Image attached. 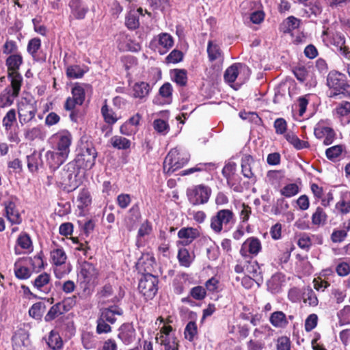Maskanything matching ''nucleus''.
Wrapping results in <instances>:
<instances>
[{
    "instance_id": "nucleus-49",
    "label": "nucleus",
    "mask_w": 350,
    "mask_h": 350,
    "mask_svg": "<svg viewBox=\"0 0 350 350\" xmlns=\"http://www.w3.org/2000/svg\"><path fill=\"white\" fill-rule=\"evenodd\" d=\"M281 194L286 198H291L299 193V187L295 183L286 185L281 189Z\"/></svg>"
},
{
    "instance_id": "nucleus-13",
    "label": "nucleus",
    "mask_w": 350,
    "mask_h": 350,
    "mask_svg": "<svg viewBox=\"0 0 350 350\" xmlns=\"http://www.w3.org/2000/svg\"><path fill=\"white\" fill-rule=\"evenodd\" d=\"M98 275V271L95 266L89 262L84 261L81 265L80 276L83 279V282L90 283L94 280Z\"/></svg>"
},
{
    "instance_id": "nucleus-36",
    "label": "nucleus",
    "mask_w": 350,
    "mask_h": 350,
    "mask_svg": "<svg viewBox=\"0 0 350 350\" xmlns=\"http://www.w3.org/2000/svg\"><path fill=\"white\" fill-rule=\"evenodd\" d=\"M64 313L65 312L63 311L61 304L58 302L49 309L44 317V321L46 322L51 321Z\"/></svg>"
},
{
    "instance_id": "nucleus-61",
    "label": "nucleus",
    "mask_w": 350,
    "mask_h": 350,
    "mask_svg": "<svg viewBox=\"0 0 350 350\" xmlns=\"http://www.w3.org/2000/svg\"><path fill=\"white\" fill-rule=\"evenodd\" d=\"M337 41L334 40V44L340 47V51L345 57L350 59V51L345 46V38L340 36H336Z\"/></svg>"
},
{
    "instance_id": "nucleus-50",
    "label": "nucleus",
    "mask_w": 350,
    "mask_h": 350,
    "mask_svg": "<svg viewBox=\"0 0 350 350\" xmlns=\"http://www.w3.org/2000/svg\"><path fill=\"white\" fill-rule=\"evenodd\" d=\"M342 150V146L336 145L327 148L325 154L328 159L333 161L341 154Z\"/></svg>"
},
{
    "instance_id": "nucleus-58",
    "label": "nucleus",
    "mask_w": 350,
    "mask_h": 350,
    "mask_svg": "<svg viewBox=\"0 0 350 350\" xmlns=\"http://www.w3.org/2000/svg\"><path fill=\"white\" fill-rule=\"evenodd\" d=\"M273 126L277 134L282 135L284 134L286 131L287 123L284 118H279L275 120Z\"/></svg>"
},
{
    "instance_id": "nucleus-17",
    "label": "nucleus",
    "mask_w": 350,
    "mask_h": 350,
    "mask_svg": "<svg viewBox=\"0 0 350 350\" xmlns=\"http://www.w3.org/2000/svg\"><path fill=\"white\" fill-rule=\"evenodd\" d=\"M122 314L123 310L122 308L118 306H112L109 308L102 309L100 317L104 321L111 324H113L116 321L115 315L117 314L120 316Z\"/></svg>"
},
{
    "instance_id": "nucleus-18",
    "label": "nucleus",
    "mask_w": 350,
    "mask_h": 350,
    "mask_svg": "<svg viewBox=\"0 0 350 350\" xmlns=\"http://www.w3.org/2000/svg\"><path fill=\"white\" fill-rule=\"evenodd\" d=\"M50 280V275L44 272L37 276L32 283L38 291L47 294L51 290V287L49 286Z\"/></svg>"
},
{
    "instance_id": "nucleus-4",
    "label": "nucleus",
    "mask_w": 350,
    "mask_h": 350,
    "mask_svg": "<svg viewBox=\"0 0 350 350\" xmlns=\"http://www.w3.org/2000/svg\"><path fill=\"white\" fill-rule=\"evenodd\" d=\"M186 195L188 201L193 206L206 204L211 195V189L203 184L187 188Z\"/></svg>"
},
{
    "instance_id": "nucleus-14",
    "label": "nucleus",
    "mask_w": 350,
    "mask_h": 350,
    "mask_svg": "<svg viewBox=\"0 0 350 350\" xmlns=\"http://www.w3.org/2000/svg\"><path fill=\"white\" fill-rule=\"evenodd\" d=\"M199 235L197 229L193 228H183L178 232V237L181 239L178 243L183 245H189Z\"/></svg>"
},
{
    "instance_id": "nucleus-51",
    "label": "nucleus",
    "mask_w": 350,
    "mask_h": 350,
    "mask_svg": "<svg viewBox=\"0 0 350 350\" xmlns=\"http://www.w3.org/2000/svg\"><path fill=\"white\" fill-rule=\"evenodd\" d=\"M293 72L296 79L300 82L305 81L308 75V69L304 66L295 67Z\"/></svg>"
},
{
    "instance_id": "nucleus-10",
    "label": "nucleus",
    "mask_w": 350,
    "mask_h": 350,
    "mask_svg": "<svg viewBox=\"0 0 350 350\" xmlns=\"http://www.w3.org/2000/svg\"><path fill=\"white\" fill-rule=\"evenodd\" d=\"M261 250V243L258 238L250 237L242 245L240 254L245 258H251L249 254L256 256Z\"/></svg>"
},
{
    "instance_id": "nucleus-24",
    "label": "nucleus",
    "mask_w": 350,
    "mask_h": 350,
    "mask_svg": "<svg viewBox=\"0 0 350 350\" xmlns=\"http://www.w3.org/2000/svg\"><path fill=\"white\" fill-rule=\"evenodd\" d=\"M89 85L87 84H81L77 83L74 87L72 88V97L75 99V102L79 105H81L84 100L85 96V88H88Z\"/></svg>"
},
{
    "instance_id": "nucleus-8",
    "label": "nucleus",
    "mask_w": 350,
    "mask_h": 350,
    "mask_svg": "<svg viewBox=\"0 0 350 350\" xmlns=\"http://www.w3.org/2000/svg\"><path fill=\"white\" fill-rule=\"evenodd\" d=\"M55 137L56 139L57 152L62 154V157L68 158L70 153V147L72 143V137L71 133L66 131L57 133Z\"/></svg>"
},
{
    "instance_id": "nucleus-20",
    "label": "nucleus",
    "mask_w": 350,
    "mask_h": 350,
    "mask_svg": "<svg viewBox=\"0 0 350 350\" xmlns=\"http://www.w3.org/2000/svg\"><path fill=\"white\" fill-rule=\"evenodd\" d=\"M269 321L273 327L278 328H284L288 324L286 314L282 311H275L271 313Z\"/></svg>"
},
{
    "instance_id": "nucleus-60",
    "label": "nucleus",
    "mask_w": 350,
    "mask_h": 350,
    "mask_svg": "<svg viewBox=\"0 0 350 350\" xmlns=\"http://www.w3.org/2000/svg\"><path fill=\"white\" fill-rule=\"evenodd\" d=\"M318 317L316 314H310L305 321V329L306 332H310L314 329L317 325Z\"/></svg>"
},
{
    "instance_id": "nucleus-56",
    "label": "nucleus",
    "mask_w": 350,
    "mask_h": 350,
    "mask_svg": "<svg viewBox=\"0 0 350 350\" xmlns=\"http://www.w3.org/2000/svg\"><path fill=\"white\" fill-rule=\"evenodd\" d=\"M76 303L77 296L75 295L65 298L62 301L59 302V304L62 306L63 311H64L65 312L72 309L75 306Z\"/></svg>"
},
{
    "instance_id": "nucleus-25",
    "label": "nucleus",
    "mask_w": 350,
    "mask_h": 350,
    "mask_svg": "<svg viewBox=\"0 0 350 350\" xmlns=\"http://www.w3.org/2000/svg\"><path fill=\"white\" fill-rule=\"evenodd\" d=\"M254 163V159L251 155L245 154L241 159V172L242 174L247 178L254 177L252 172V164Z\"/></svg>"
},
{
    "instance_id": "nucleus-19",
    "label": "nucleus",
    "mask_w": 350,
    "mask_h": 350,
    "mask_svg": "<svg viewBox=\"0 0 350 350\" xmlns=\"http://www.w3.org/2000/svg\"><path fill=\"white\" fill-rule=\"evenodd\" d=\"M23 62V57L19 53L10 55L5 60V65L8 67V73L18 72V70Z\"/></svg>"
},
{
    "instance_id": "nucleus-31",
    "label": "nucleus",
    "mask_w": 350,
    "mask_h": 350,
    "mask_svg": "<svg viewBox=\"0 0 350 350\" xmlns=\"http://www.w3.org/2000/svg\"><path fill=\"white\" fill-rule=\"evenodd\" d=\"M327 215L323 208L318 206L312 215V223L314 226L324 225L326 223Z\"/></svg>"
},
{
    "instance_id": "nucleus-22",
    "label": "nucleus",
    "mask_w": 350,
    "mask_h": 350,
    "mask_svg": "<svg viewBox=\"0 0 350 350\" xmlns=\"http://www.w3.org/2000/svg\"><path fill=\"white\" fill-rule=\"evenodd\" d=\"M243 68H247V67L241 63L234 64L230 67H228L224 73V79L228 83H233L237 79L239 70Z\"/></svg>"
},
{
    "instance_id": "nucleus-27",
    "label": "nucleus",
    "mask_w": 350,
    "mask_h": 350,
    "mask_svg": "<svg viewBox=\"0 0 350 350\" xmlns=\"http://www.w3.org/2000/svg\"><path fill=\"white\" fill-rule=\"evenodd\" d=\"M150 90V86L148 83H136L133 88V96L135 98H144L148 95Z\"/></svg>"
},
{
    "instance_id": "nucleus-42",
    "label": "nucleus",
    "mask_w": 350,
    "mask_h": 350,
    "mask_svg": "<svg viewBox=\"0 0 350 350\" xmlns=\"http://www.w3.org/2000/svg\"><path fill=\"white\" fill-rule=\"evenodd\" d=\"M135 11L130 12L126 17L125 24L130 29H135L139 25V16Z\"/></svg>"
},
{
    "instance_id": "nucleus-37",
    "label": "nucleus",
    "mask_w": 350,
    "mask_h": 350,
    "mask_svg": "<svg viewBox=\"0 0 350 350\" xmlns=\"http://www.w3.org/2000/svg\"><path fill=\"white\" fill-rule=\"evenodd\" d=\"M51 257L53 262L57 266L62 265L65 263L67 258L65 252L62 249H55L51 252Z\"/></svg>"
},
{
    "instance_id": "nucleus-11",
    "label": "nucleus",
    "mask_w": 350,
    "mask_h": 350,
    "mask_svg": "<svg viewBox=\"0 0 350 350\" xmlns=\"http://www.w3.org/2000/svg\"><path fill=\"white\" fill-rule=\"evenodd\" d=\"M36 113V108L29 103L21 102L18 105L19 122L21 124L32 120L35 117Z\"/></svg>"
},
{
    "instance_id": "nucleus-34",
    "label": "nucleus",
    "mask_w": 350,
    "mask_h": 350,
    "mask_svg": "<svg viewBox=\"0 0 350 350\" xmlns=\"http://www.w3.org/2000/svg\"><path fill=\"white\" fill-rule=\"evenodd\" d=\"M110 141L112 146L118 150H126L131 146V141L122 136H113Z\"/></svg>"
},
{
    "instance_id": "nucleus-47",
    "label": "nucleus",
    "mask_w": 350,
    "mask_h": 350,
    "mask_svg": "<svg viewBox=\"0 0 350 350\" xmlns=\"http://www.w3.org/2000/svg\"><path fill=\"white\" fill-rule=\"evenodd\" d=\"M174 80L180 86H185L187 82V71L184 69H174L173 70Z\"/></svg>"
},
{
    "instance_id": "nucleus-30",
    "label": "nucleus",
    "mask_w": 350,
    "mask_h": 350,
    "mask_svg": "<svg viewBox=\"0 0 350 350\" xmlns=\"http://www.w3.org/2000/svg\"><path fill=\"white\" fill-rule=\"evenodd\" d=\"M46 343L53 350H58L62 348L63 342L59 334L52 330L48 336Z\"/></svg>"
},
{
    "instance_id": "nucleus-16",
    "label": "nucleus",
    "mask_w": 350,
    "mask_h": 350,
    "mask_svg": "<svg viewBox=\"0 0 350 350\" xmlns=\"http://www.w3.org/2000/svg\"><path fill=\"white\" fill-rule=\"evenodd\" d=\"M135 337V329L131 323H124L120 328L118 338L124 343H131Z\"/></svg>"
},
{
    "instance_id": "nucleus-23",
    "label": "nucleus",
    "mask_w": 350,
    "mask_h": 350,
    "mask_svg": "<svg viewBox=\"0 0 350 350\" xmlns=\"http://www.w3.org/2000/svg\"><path fill=\"white\" fill-rule=\"evenodd\" d=\"M18 96V95L14 94L10 87H6L0 93V107L4 108L11 106L14 99Z\"/></svg>"
},
{
    "instance_id": "nucleus-35",
    "label": "nucleus",
    "mask_w": 350,
    "mask_h": 350,
    "mask_svg": "<svg viewBox=\"0 0 350 350\" xmlns=\"http://www.w3.org/2000/svg\"><path fill=\"white\" fill-rule=\"evenodd\" d=\"M12 340L14 342L15 348L20 350H30L28 348L29 341L25 334H16L13 336Z\"/></svg>"
},
{
    "instance_id": "nucleus-26",
    "label": "nucleus",
    "mask_w": 350,
    "mask_h": 350,
    "mask_svg": "<svg viewBox=\"0 0 350 350\" xmlns=\"http://www.w3.org/2000/svg\"><path fill=\"white\" fill-rule=\"evenodd\" d=\"M8 77L10 80V88L14 95H19L23 83V77L19 72L8 73Z\"/></svg>"
},
{
    "instance_id": "nucleus-45",
    "label": "nucleus",
    "mask_w": 350,
    "mask_h": 350,
    "mask_svg": "<svg viewBox=\"0 0 350 350\" xmlns=\"http://www.w3.org/2000/svg\"><path fill=\"white\" fill-rule=\"evenodd\" d=\"M303 299L305 303H308L310 306H317L318 305V299L313 291V290L310 288H308L303 293Z\"/></svg>"
},
{
    "instance_id": "nucleus-15",
    "label": "nucleus",
    "mask_w": 350,
    "mask_h": 350,
    "mask_svg": "<svg viewBox=\"0 0 350 350\" xmlns=\"http://www.w3.org/2000/svg\"><path fill=\"white\" fill-rule=\"evenodd\" d=\"M27 167L31 172H37L39 168L44 167L45 163L42 158V152L34 150L27 156Z\"/></svg>"
},
{
    "instance_id": "nucleus-28",
    "label": "nucleus",
    "mask_w": 350,
    "mask_h": 350,
    "mask_svg": "<svg viewBox=\"0 0 350 350\" xmlns=\"http://www.w3.org/2000/svg\"><path fill=\"white\" fill-rule=\"evenodd\" d=\"M336 114L341 118V121L347 124L350 122V103L348 101L342 102L336 109Z\"/></svg>"
},
{
    "instance_id": "nucleus-5",
    "label": "nucleus",
    "mask_w": 350,
    "mask_h": 350,
    "mask_svg": "<svg viewBox=\"0 0 350 350\" xmlns=\"http://www.w3.org/2000/svg\"><path fill=\"white\" fill-rule=\"evenodd\" d=\"M159 278L151 274H144L140 278L138 284L139 293L146 300L152 299L158 291Z\"/></svg>"
},
{
    "instance_id": "nucleus-9",
    "label": "nucleus",
    "mask_w": 350,
    "mask_h": 350,
    "mask_svg": "<svg viewBox=\"0 0 350 350\" xmlns=\"http://www.w3.org/2000/svg\"><path fill=\"white\" fill-rule=\"evenodd\" d=\"M68 6L70 10V21L72 19L83 20L89 11L88 5L83 0H70Z\"/></svg>"
},
{
    "instance_id": "nucleus-46",
    "label": "nucleus",
    "mask_w": 350,
    "mask_h": 350,
    "mask_svg": "<svg viewBox=\"0 0 350 350\" xmlns=\"http://www.w3.org/2000/svg\"><path fill=\"white\" fill-rule=\"evenodd\" d=\"M198 333L197 325L195 321H189L185 329L184 334L186 339L191 342Z\"/></svg>"
},
{
    "instance_id": "nucleus-41",
    "label": "nucleus",
    "mask_w": 350,
    "mask_h": 350,
    "mask_svg": "<svg viewBox=\"0 0 350 350\" xmlns=\"http://www.w3.org/2000/svg\"><path fill=\"white\" fill-rule=\"evenodd\" d=\"M177 257L180 265L185 267H189L192 262L191 256L189 251L185 248H181L178 250Z\"/></svg>"
},
{
    "instance_id": "nucleus-33",
    "label": "nucleus",
    "mask_w": 350,
    "mask_h": 350,
    "mask_svg": "<svg viewBox=\"0 0 350 350\" xmlns=\"http://www.w3.org/2000/svg\"><path fill=\"white\" fill-rule=\"evenodd\" d=\"M100 111L103 119L107 124L113 125L117 122L118 118H116L114 111L111 109H109L106 103L101 107Z\"/></svg>"
},
{
    "instance_id": "nucleus-29",
    "label": "nucleus",
    "mask_w": 350,
    "mask_h": 350,
    "mask_svg": "<svg viewBox=\"0 0 350 350\" xmlns=\"http://www.w3.org/2000/svg\"><path fill=\"white\" fill-rule=\"evenodd\" d=\"M207 53L210 62H214L216 59L222 57V51L220 47L213 43V41L209 40L207 44Z\"/></svg>"
},
{
    "instance_id": "nucleus-52",
    "label": "nucleus",
    "mask_w": 350,
    "mask_h": 350,
    "mask_svg": "<svg viewBox=\"0 0 350 350\" xmlns=\"http://www.w3.org/2000/svg\"><path fill=\"white\" fill-rule=\"evenodd\" d=\"M183 53L182 51L174 49L165 58L167 63L176 64L183 60Z\"/></svg>"
},
{
    "instance_id": "nucleus-39",
    "label": "nucleus",
    "mask_w": 350,
    "mask_h": 350,
    "mask_svg": "<svg viewBox=\"0 0 350 350\" xmlns=\"http://www.w3.org/2000/svg\"><path fill=\"white\" fill-rule=\"evenodd\" d=\"M172 85L171 83L166 82L159 88V94L163 98L165 99V103L170 104L172 100Z\"/></svg>"
},
{
    "instance_id": "nucleus-57",
    "label": "nucleus",
    "mask_w": 350,
    "mask_h": 350,
    "mask_svg": "<svg viewBox=\"0 0 350 350\" xmlns=\"http://www.w3.org/2000/svg\"><path fill=\"white\" fill-rule=\"evenodd\" d=\"M16 120V111L14 109H10L6 113L3 119V125L8 130L11 128L13 122Z\"/></svg>"
},
{
    "instance_id": "nucleus-2",
    "label": "nucleus",
    "mask_w": 350,
    "mask_h": 350,
    "mask_svg": "<svg viewBox=\"0 0 350 350\" xmlns=\"http://www.w3.org/2000/svg\"><path fill=\"white\" fill-rule=\"evenodd\" d=\"M235 216L229 209H221L211 218V228L217 234L220 233L223 228L228 231L235 223Z\"/></svg>"
},
{
    "instance_id": "nucleus-12",
    "label": "nucleus",
    "mask_w": 350,
    "mask_h": 350,
    "mask_svg": "<svg viewBox=\"0 0 350 350\" xmlns=\"http://www.w3.org/2000/svg\"><path fill=\"white\" fill-rule=\"evenodd\" d=\"M62 156L58 152L48 150L44 154V163L50 169L56 170L67 159L66 157Z\"/></svg>"
},
{
    "instance_id": "nucleus-6",
    "label": "nucleus",
    "mask_w": 350,
    "mask_h": 350,
    "mask_svg": "<svg viewBox=\"0 0 350 350\" xmlns=\"http://www.w3.org/2000/svg\"><path fill=\"white\" fill-rule=\"evenodd\" d=\"M97 152L93 146H87L82 148L75 159L72 161L73 163L80 170H90L95 165Z\"/></svg>"
},
{
    "instance_id": "nucleus-55",
    "label": "nucleus",
    "mask_w": 350,
    "mask_h": 350,
    "mask_svg": "<svg viewBox=\"0 0 350 350\" xmlns=\"http://www.w3.org/2000/svg\"><path fill=\"white\" fill-rule=\"evenodd\" d=\"M18 245L23 249H29L32 243L30 237L27 233H21L17 239Z\"/></svg>"
},
{
    "instance_id": "nucleus-7",
    "label": "nucleus",
    "mask_w": 350,
    "mask_h": 350,
    "mask_svg": "<svg viewBox=\"0 0 350 350\" xmlns=\"http://www.w3.org/2000/svg\"><path fill=\"white\" fill-rule=\"evenodd\" d=\"M327 85L336 91L335 94L350 96V85L347 83L345 76L338 72H330L328 74Z\"/></svg>"
},
{
    "instance_id": "nucleus-38",
    "label": "nucleus",
    "mask_w": 350,
    "mask_h": 350,
    "mask_svg": "<svg viewBox=\"0 0 350 350\" xmlns=\"http://www.w3.org/2000/svg\"><path fill=\"white\" fill-rule=\"evenodd\" d=\"M40 46L41 40L38 38H32L28 42L27 50L35 60L39 59L37 57V52L40 49Z\"/></svg>"
},
{
    "instance_id": "nucleus-63",
    "label": "nucleus",
    "mask_w": 350,
    "mask_h": 350,
    "mask_svg": "<svg viewBox=\"0 0 350 350\" xmlns=\"http://www.w3.org/2000/svg\"><path fill=\"white\" fill-rule=\"evenodd\" d=\"M277 350H291V340L286 336H281L278 338Z\"/></svg>"
},
{
    "instance_id": "nucleus-40",
    "label": "nucleus",
    "mask_w": 350,
    "mask_h": 350,
    "mask_svg": "<svg viewBox=\"0 0 350 350\" xmlns=\"http://www.w3.org/2000/svg\"><path fill=\"white\" fill-rule=\"evenodd\" d=\"M14 271L15 276L20 280H27L31 275V271L29 268L20 265L18 262H15Z\"/></svg>"
},
{
    "instance_id": "nucleus-43",
    "label": "nucleus",
    "mask_w": 350,
    "mask_h": 350,
    "mask_svg": "<svg viewBox=\"0 0 350 350\" xmlns=\"http://www.w3.org/2000/svg\"><path fill=\"white\" fill-rule=\"evenodd\" d=\"M44 308L45 305L44 303L37 302L33 304L29 308V314L31 317L36 319H40L42 316Z\"/></svg>"
},
{
    "instance_id": "nucleus-54",
    "label": "nucleus",
    "mask_w": 350,
    "mask_h": 350,
    "mask_svg": "<svg viewBox=\"0 0 350 350\" xmlns=\"http://www.w3.org/2000/svg\"><path fill=\"white\" fill-rule=\"evenodd\" d=\"M189 294L196 300H202L206 295V290L202 286H197L192 288Z\"/></svg>"
},
{
    "instance_id": "nucleus-48",
    "label": "nucleus",
    "mask_w": 350,
    "mask_h": 350,
    "mask_svg": "<svg viewBox=\"0 0 350 350\" xmlns=\"http://www.w3.org/2000/svg\"><path fill=\"white\" fill-rule=\"evenodd\" d=\"M85 70H83L79 66L74 65L68 67L66 70V75L68 78L78 79L83 76Z\"/></svg>"
},
{
    "instance_id": "nucleus-53",
    "label": "nucleus",
    "mask_w": 350,
    "mask_h": 350,
    "mask_svg": "<svg viewBox=\"0 0 350 350\" xmlns=\"http://www.w3.org/2000/svg\"><path fill=\"white\" fill-rule=\"evenodd\" d=\"M3 54H14L17 53L18 46L16 42L14 40H7L3 46Z\"/></svg>"
},
{
    "instance_id": "nucleus-64",
    "label": "nucleus",
    "mask_w": 350,
    "mask_h": 350,
    "mask_svg": "<svg viewBox=\"0 0 350 350\" xmlns=\"http://www.w3.org/2000/svg\"><path fill=\"white\" fill-rule=\"evenodd\" d=\"M324 134H325V136H324L325 139L323 140L324 145L328 146V145L332 144V142H334V140L336 137V133H335L334 131L330 127L325 126Z\"/></svg>"
},
{
    "instance_id": "nucleus-3",
    "label": "nucleus",
    "mask_w": 350,
    "mask_h": 350,
    "mask_svg": "<svg viewBox=\"0 0 350 350\" xmlns=\"http://www.w3.org/2000/svg\"><path fill=\"white\" fill-rule=\"evenodd\" d=\"M189 158L188 153L180 152L176 148L172 149L163 161L164 172L170 174L180 169L189 162Z\"/></svg>"
},
{
    "instance_id": "nucleus-59",
    "label": "nucleus",
    "mask_w": 350,
    "mask_h": 350,
    "mask_svg": "<svg viewBox=\"0 0 350 350\" xmlns=\"http://www.w3.org/2000/svg\"><path fill=\"white\" fill-rule=\"evenodd\" d=\"M107 323L99 317L97 319L96 332L99 334L110 332L111 327Z\"/></svg>"
},
{
    "instance_id": "nucleus-32",
    "label": "nucleus",
    "mask_w": 350,
    "mask_h": 350,
    "mask_svg": "<svg viewBox=\"0 0 350 350\" xmlns=\"http://www.w3.org/2000/svg\"><path fill=\"white\" fill-rule=\"evenodd\" d=\"M159 44L164 48V51H159L160 54H164L174 44V39L172 36L167 33H162L159 35Z\"/></svg>"
},
{
    "instance_id": "nucleus-62",
    "label": "nucleus",
    "mask_w": 350,
    "mask_h": 350,
    "mask_svg": "<svg viewBox=\"0 0 350 350\" xmlns=\"http://www.w3.org/2000/svg\"><path fill=\"white\" fill-rule=\"evenodd\" d=\"M347 233L345 230H334L331 234V240L334 243H340L347 237Z\"/></svg>"
},
{
    "instance_id": "nucleus-1",
    "label": "nucleus",
    "mask_w": 350,
    "mask_h": 350,
    "mask_svg": "<svg viewBox=\"0 0 350 350\" xmlns=\"http://www.w3.org/2000/svg\"><path fill=\"white\" fill-rule=\"evenodd\" d=\"M79 169L72 161L67 163L57 176V183L66 189L72 191L76 189L80 181L78 179Z\"/></svg>"
},
{
    "instance_id": "nucleus-44",
    "label": "nucleus",
    "mask_w": 350,
    "mask_h": 350,
    "mask_svg": "<svg viewBox=\"0 0 350 350\" xmlns=\"http://www.w3.org/2000/svg\"><path fill=\"white\" fill-rule=\"evenodd\" d=\"M25 138L28 141H33L37 138H42V132L40 127H33L24 130Z\"/></svg>"
},
{
    "instance_id": "nucleus-21",
    "label": "nucleus",
    "mask_w": 350,
    "mask_h": 350,
    "mask_svg": "<svg viewBox=\"0 0 350 350\" xmlns=\"http://www.w3.org/2000/svg\"><path fill=\"white\" fill-rule=\"evenodd\" d=\"M5 213L8 219L12 224H19L22 219L18 211L16 209V205L13 202H8L5 204Z\"/></svg>"
}]
</instances>
